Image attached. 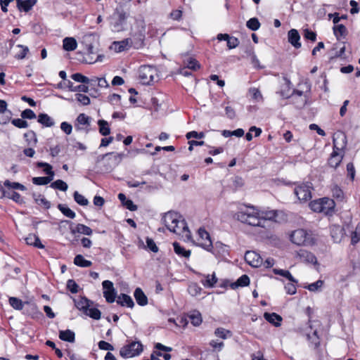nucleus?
Here are the masks:
<instances>
[{"instance_id":"09e8293b","label":"nucleus","mask_w":360,"mask_h":360,"mask_svg":"<svg viewBox=\"0 0 360 360\" xmlns=\"http://www.w3.org/2000/svg\"><path fill=\"white\" fill-rule=\"evenodd\" d=\"M73 198L75 201L79 205L86 206L89 204V200L83 195L79 193L78 191L74 192Z\"/></svg>"},{"instance_id":"39448f33","label":"nucleus","mask_w":360,"mask_h":360,"mask_svg":"<svg viewBox=\"0 0 360 360\" xmlns=\"http://www.w3.org/2000/svg\"><path fill=\"white\" fill-rule=\"evenodd\" d=\"M158 76L157 69L151 65H142L139 70V79L143 85L151 84Z\"/></svg>"},{"instance_id":"0eeeda50","label":"nucleus","mask_w":360,"mask_h":360,"mask_svg":"<svg viewBox=\"0 0 360 360\" xmlns=\"http://www.w3.org/2000/svg\"><path fill=\"white\" fill-rule=\"evenodd\" d=\"M142 352L143 345L140 342H131L120 349V355L127 359L138 356Z\"/></svg>"},{"instance_id":"cd10ccee","label":"nucleus","mask_w":360,"mask_h":360,"mask_svg":"<svg viewBox=\"0 0 360 360\" xmlns=\"http://www.w3.org/2000/svg\"><path fill=\"white\" fill-rule=\"evenodd\" d=\"M70 231L72 234L78 233L86 236H91L93 233V231L90 227L82 224H77L75 229H71Z\"/></svg>"},{"instance_id":"f257e3e1","label":"nucleus","mask_w":360,"mask_h":360,"mask_svg":"<svg viewBox=\"0 0 360 360\" xmlns=\"http://www.w3.org/2000/svg\"><path fill=\"white\" fill-rule=\"evenodd\" d=\"M277 217L276 210L261 211L253 205L246 206L235 214L237 220L254 227H266L267 221H274Z\"/></svg>"},{"instance_id":"393cba45","label":"nucleus","mask_w":360,"mask_h":360,"mask_svg":"<svg viewBox=\"0 0 360 360\" xmlns=\"http://www.w3.org/2000/svg\"><path fill=\"white\" fill-rule=\"evenodd\" d=\"M250 284V278L248 275L243 274L237 279L236 282L230 284L232 289H236L238 287H245Z\"/></svg>"},{"instance_id":"5701e85b","label":"nucleus","mask_w":360,"mask_h":360,"mask_svg":"<svg viewBox=\"0 0 360 360\" xmlns=\"http://www.w3.org/2000/svg\"><path fill=\"white\" fill-rule=\"evenodd\" d=\"M37 121L46 127H51L55 124L54 120L46 113H40L37 117Z\"/></svg>"},{"instance_id":"e433bc0d","label":"nucleus","mask_w":360,"mask_h":360,"mask_svg":"<svg viewBox=\"0 0 360 360\" xmlns=\"http://www.w3.org/2000/svg\"><path fill=\"white\" fill-rule=\"evenodd\" d=\"M273 271L276 275H280L281 276H283V277L286 278L287 279H288L292 283H297L298 282L297 280L295 279L292 276L290 272L289 271H288V270L274 269Z\"/></svg>"},{"instance_id":"864d4df0","label":"nucleus","mask_w":360,"mask_h":360,"mask_svg":"<svg viewBox=\"0 0 360 360\" xmlns=\"http://www.w3.org/2000/svg\"><path fill=\"white\" fill-rule=\"evenodd\" d=\"M117 295V292L115 290H104L103 297L105 298L108 303H112L115 302Z\"/></svg>"},{"instance_id":"dca6fc26","label":"nucleus","mask_w":360,"mask_h":360,"mask_svg":"<svg viewBox=\"0 0 360 360\" xmlns=\"http://www.w3.org/2000/svg\"><path fill=\"white\" fill-rule=\"evenodd\" d=\"M297 256L302 262L313 264H317V259L316 256L307 250H300L297 252Z\"/></svg>"},{"instance_id":"a18cd8bd","label":"nucleus","mask_w":360,"mask_h":360,"mask_svg":"<svg viewBox=\"0 0 360 360\" xmlns=\"http://www.w3.org/2000/svg\"><path fill=\"white\" fill-rule=\"evenodd\" d=\"M331 192L333 197L336 198L338 200H342L344 199V193L341 188L335 184L331 188Z\"/></svg>"},{"instance_id":"4be33fe9","label":"nucleus","mask_w":360,"mask_h":360,"mask_svg":"<svg viewBox=\"0 0 360 360\" xmlns=\"http://www.w3.org/2000/svg\"><path fill=\"white\" fill-rule=\"evenodd\" d=\"M108 154H110L108 155V159L106 160L109 162L110 165V168H114L116 166H117L122 158V154L121 153H108Z\"/></svg>"},{"instance_id":"7ed1b4c3","label":"nucleus","mask_w":360,"mask_h":360,"mask_svg":"<svg viewBox=\"0 0 360 360\" xmlns=\"http://www.w3.org/2000/svg\"><path fill=\"white\" fill-rule=\"evenodd\" d=\"M333 152L328 160V164L330 167L336 169L341 163L344 157L343 150L347 146V137L342 133H338L334 135L333 138Z\"/></svg>"},{"instance_id":"f8f14e48","label":"nucleus","mask_w":360,"mask_h":360,"mask_svg":"<svg viewBox=\"0 0 360 360\" xmlns=\"http://www.w3.org/2000/svg\"><path fill=\"white\" fill-rule=\"evenodd\" d=\"M245 260L252 267H259L262 264V258L255 251H247L245 254Z\"/></svg>"},{"instance_id":"423d86ee","label":"nucleus","mask_w":360,"mask_h":360,"mask_svg":"<svg viewBox=\"0 0 360 360\" xmlns=\"http://www.w3.org/2000/svg\"><path fill=\"white\" fill-rule=\"evenodd\" d=\"M290 240L297 245H309L313 243L311 236L302 229L295 230L290 235Z\"/></svg>"},{"instance_id":"6e6552de","label":"nucleus","mask_w":360,"mask_h":360,"mask_svg":"<svg viewBox=\"0 0 360 360\" xmlns=\"http://www.w3.org/2000/svg\"><path fill=\"white\" fill-rule=\"evenodd\" d=\"M198 245L208 252H212L213 245L209 233L204 229L200 228L198 230Z\"/></svg>"},{"instance_id":"49530a36","label":"nucleus","mask_w":360,"mask_h":360,"mask_svg":"<svg viewBox=\"0 0 360 360\" xmlns=\"http://www.w3.org/2000/svg\"><path fill=\"white\" fill-rule=\"evenodd\" d=\"M68 87L71 91H82L86 93L89 91V87L84 84H79L75 86H73V83L70 80H68Z\"/></svg>"},{"instance_id":"13d9d810","label":"nucleus","mask_w":360,"mask_h":360,"mask_svg":"<svg viewBox=\"0 0 360 360\" xmlns=\"http://www.w3.org/2000/svg\"><path fill=\"white\" fill-rule=\"evenodd\" d=\"M323 285V281L322 280H318L317 281L312 283L307 286H304V288L308 289L309 291L316 292L319 290Z\"/></svg>"},{"instance_id":"c756f323","label":"nucleus","mask_w":360,"mask_h":360,"mask_svg":"<svg viewBox=\"0 0 360 360\" xmlns=\"http://www.w3.org/2000/svg\"><path fill=\"white\" fill-rule=\"evenodd\" d=\"M37 0H22L18 2V8L20 11L28 12L37 4Z\"/></svg>"},{"instance_id":"338daca9","label":"nucleus","mask_w":360,"mask_h":360,"mask_svg":"<svg viewBox=\"0 0 360 360\" xmlns=\"http://www.w3.org/2000/svg\"><path fill=\"white\" fill-rule=\"evenodd\" d=\"M37 166L39 168L44 167V172L46 174L51 173L52 174L53 168L50 164L44 162H39L37 163Z\"/></svg>"},{"instance_id":"ddd939ff","label":"nucleus","mask_w":360,"mask_h":360,"mask_svg":"<svg viewBox=\"0 0 360 360\" xmlns=\"http://www.w3.org/2000/svg\"><path fill=\"white\" fill-rule=\"evenodd\" d=\"M117 19L116 21L112 22L111 27L113 32H120L124 30V26L127 18V13L123 11H117Z\"/></svg>"},{"instance_id":"f03ea898","label":"nucleus","mask_w":360,"mask_h":360,"mask_svg":"<svg viewBox=\"0 0 360 360\" xmlns=\"http://www.w3.org/2000/svg\"><path fill=\"white\" fill-rule=\"evenodd\" d=\"M162 221L167 228L173 233L178 235L186 233V236L190 235V231L185 219L176 212H168L166 213Z\"/></svg>"},{"instance_id":"5fc2aeb1","label":"nucleus","mask_w":360,"mask_h":360,"mask_svg":"<svg viewBox=\"0 0 360 360\" xmlns=\"http://www.w3.org/2000/svg\"><path fill=\"white\" fill-rule=\"evenodd\" d=\"M186 68L192 70H197L200 68V64L198 62L193 58H189L187 61H185Z\"/></svg>"},{"instance_id":"a19ab883","label":"nucleus","mask_w":360,"mask_h":360,"mask_svg":"<svg viewBox=\"0 0 360 360\" xmlns=\"http://www.w3.org/2000/svg\"><path fill=\"white\" fill-rule=\"evenodd\" d=\"M113 46L116 52H122L129 46V39H126L120 41H114Z\"/></svg>"},{"instance_id":"473e14b6","label":"nucleus","mask_w":360,"mask_h":360,"mask_svg":"<svg viewBox=\"0 0 360 360\" xmlns=\"http://www.w3.org/2000/svg\"><path fill=\"white\" fill-rule=\"evenodd\" d=\"M188 318L191 322V323L194 326H199L202 321L201 314L197 311H193L189 315Z\"/></svg>"},{"instance_id":"de8ad7c7","label":"nucleus","mask_w":360,"mask_h":360,"mask_svg":"<svg viewBox=\"0 0 360 360\" xmlns=\"http://www.w3.org/2000/svg\"><path fill=\"white\" fill-rule=\"evenodd\" d=\"M246 26L252 31H257L259 29L261 24L257 18H252L247 21Z\"/></svg>"},{"instance_id":"3c124183","label":"nucleus","mask_w":360,"mask_h":360,"mask_svg":"<svg viewBox=\"0 0 360 360\" xmlns=\"http://www.w3.org/2000/svg\"><path fill=\"white\" fill-rule=\"evenodd\" d=\"M202 288L196 283H192L188 285V292L193 296H197L201 293Z\"/></svg>"},{"instance_id":"a878e982","label":"nucleus","mask_w":360,"mask_h":360,"mask_svg":"<svg viewBox=\"0 0 360 360\" xmlns=\"http://www.w3.org/2000/svg\"><path fill=\"white\" fill-rule=\"evenodd\" d=\"M77 43L73 37H65L63 40V47L67 51H72L77 49Z\"/></svg>"},{"instance_id":"603ef678","label":"nucleus","mask_w":360,"mask_h":360,"mask_svg":"<svg viewBox=\"0 0 360 360\" xmlns=\"http://www.w3.org/2000/svg\"><path fill=\"white\" fill-rule=\"evenodd\" d=\"M214 335L224 340L231 337L232 333L230 330H226L224 328H217L214 331Z\"/></svg>"},{"instance_id":"b1692460","label":"nucleus","mask_w":360,"mask_h":360,"mask_svg":"<svg viewBox=\"0 0 360 360\" xmlns=\"http://www.w3.org/2000/svg\"><path fill=\"white\" fill-rule=\"evenodd\" d=\"M59 338L61 340L68 342H74L75 340V333L69 329L65 330L59 331Z\"/></svg>"},{"instance_id":"9d476101","label":"nucleus","mask_w":360,"mask_h":360,"mask_svg":"<svg viewBox=\"0 0 360 360\" xmlns=\"http://www.w3.org/2000/svg\"><path fill=\"white\" fill-rule=\"evenodd\" d=\"M91 126V117L84 113L79 114L75 121V127L77 131L89 132Z\"/></svg>"},{"instance_id":"69168bd1","label":"nucleus","mask_w":360,"mask_h":360,"mask_svg":"<svg viewBox=\"0 0 360 360\" xmlns=\"http://www.w3.org/2000/svg\"><path fill=\"white\" fill-rule=\"evenodd\" d=\"M21 117L22 119H34L36 118V114L31 109H25L21 112Z\"/></svg>"},{"instance_id":"c85d7f7f","label":"nucleus","mask_w":360,"mask_h":360,"mask_svg":"<svg viewBox=\"0 0 360 360\" xmlns=\"http://www.w3.org/2000/svg\"><path fill=\"white\" fill-rule=\"evenodd\" d=\"M307 337L309 341L310 347L314 349H318L319 347L321 341L316 330H314L311 334L308 333Z\"/></svg>"},{"instance_id":"1a4fd4ad","label":"nucleus","mask_w":360,"mask_h":360,"mask_svg":"<svg viewBox=\"0 0 360 360\" xmlns=\"http://www.w3.org/2000/svg\"><path fill=\"white\" fill-rule=\"evenodd\" d=\"M294 193L300 201L306 202L311 198V187L306 184L296 186L294 189Z\"/></svg>"},{"instance_id":"ea45409f","label":"nucleus","mask_w":360,"mask_h":360,"mask_svg":"<svg viewBox=\"0 0 360 360\" xmlns=\"http://www.w3.org/2000/svg\"><path fill=\"white\" fill-rule=\"evenodd\" d=\"M284 80L285 82V86L283 89H281L278 94H280V96L283 98H288L290 97L291 93H290V81L287 79L284 78Z\"/></svg>"},{"instance_id":"c9c22d12","label":"nucleus","mask_w":360,"mask_h":360,"mask_svg":"<svg viewBox=\"0 0 360 360\" xmlns=\"http://www.w3.org/2000/svg\"><path fill=\"white\" fill-rule=\"evenodd\" d=\"M8 302L10 305L16 310L23 309L25 304V301L22 302L20 299L15 297H10Z\"/></svg>"},{"instance_id":"4c0bfd02","label":"nucleus","mask_w":360,"mask_h":360,"mask_svg":"<svg viewBox=\"0 0 360 360\" xmlns=\"http://www.w3.org/2000/svg\"><path fill=\"white\" fill-rule=\"evenodd\" d=\"M98 125L99 127V132L103 136H108L110 133V129L107 121L104 120H99L98 121Z\"/></svg>"},{"instance_id":"37998d69","label":"nucleus","mask_w":360,"mask_h":360,"mask_svg":"<svg viewBox=\"0 0 360 360\" xmlns=\"http://www.w3.org/2000/svg\"><path fill=\"white\" fill-rule=\"evenodd\" d=\"M58 209L67 217L74 219L76 216L74 211L67 207L65 205L58 204Z\"/></svg>"},{"instance_id":"412c9836","label":"nucleus","mask_w":360,"mask_h":360,"mask_svg":"<svg viewBox=\"0 0 360 360\" xmlns=\"http://www.w3.org/2000/svg\"><path fill=\"white\" fill-rule=\"evenodd\" d=\"M264 317L268 322H269L274 326L278 327L281 326L282 317L280 315L276 313L265 312L264 314Z\"/></svg>"},{"instance_id":"a211bd4d","label":"nucleus","mask_w":360,"mask_h":360,"mask_svg":"<svg viewBox=\"0 0 360 360\" xmlns=\"http://www.w3.org/2000/svg\"><path fill=\"white\" fill-rule=\"evenodd\" d=\"M75 305L77 309L86 312L88 307H91L93 302L85 297H82L79 300H74Z\"/></svg>"},{"instance_id":"680f3d73","label":"nucleus","mask_w":360,"mask_h":360,"mask_svg":"<svg viewBox=\"0 0 360 360\" xmlns=\"http://www.w3.org/2000/svg\"><path fill=\"white\" fill-rule=\"evenodd\" d=\"M227 46L229 49H235L239 45V40L235 37H230L226 41Z\"/></svg>"},{"instance_id":"72a5a7b5","label":"nucleus","mask_w":360,"mask_h":360,"mask_svg":"<svg viewBox=\"0 0 360 360\" xmlns=\"http://www.w3.org/2000/svg\"><path fill=\"white\" fill-rule=\"evenodd\" d=\"M74 264L79 267H89L92 265V262L85 259L82 255H77L75 257Z\"/></svg>"},{"instance_id":"052dcab7","label":"nucleus","mask_w":360,"mask_h":360,"mask_svg":"<svg viewBox=\"0 0 360 360\" xmlns=\"http://www.w3.org/2000/svg\"><path fill=\"white\" fill-rule=\"evenodd\" d=\"M217 249H219V252H221L222 255L228 254V246L226 245H224L223 243L220 242H217L215 244V247H213L212 252H214V255L217 253L215 252Z\"/></svg>"},{"instance_id":"aec40b11","label":"nucleus","mask_w":360,"mask_h":360,"mask_svg":"<svg viewBox=\"0 0 360 360\" xmlns=\"http://www.w3.org/2000/svg\"><path fill=\"white\" fill-rule=\"evenodd\" d=\"M134 298L140 306H146L148 304V297L140 288H136L134 292Z\"/></svg>"},{"instance_id":"4468645a","label":"nucleus","mask_w":360,"mask_h":360,"mask_svg":"<svg viewBox=\"0 0 360 360\" xmlns=\"http://www.w3.org/2000/svg\"><path fill=\"white\" fill-rule=\"evenodd\" d=\"M331 238L335 243H340L345 236L344 228L338 224H333L330 226Z\"/></svg>"},{"instance_id":"f704fd0d","label":"nucleus","mask_w":360,"mask_h":360,"mask_svg":"<svg viewBox=\"0 0 360 360\" xmlns=\"http://www.w3.org/2000/svg\"><path fill=\"white\" fill-rule=\"evenodd\" d=\"M3 193L4 196L8 197L10 199H12L17 203L22 204L23 202V199L21 197L20 194L13 191H3Z\"/></svg>"},{"instance_id":"4d7b16f0","label":"nucleus","mask_w":360,"mask_h":360,"mask_svg":"<svg viewBox=\"0 0 360 360\" xmlns=\"http://www.w3.org/2000/svg\"><path fill=\"white\" fill-rule=\"evenodd\" d=\"M71 77L75 82L83 84H89L90 82V79L87 77L82 75L81 73H75L71 75Z\"/></svg>"},{"instance_id":"774afa93","label":"nucleus","mask_w":360,"mask_h":360,"mask_svg":"<svg viewBox=\"0 0 360 360\" xmlns=\"http://www.w3.org/2000/svg\"><path fill=\"white\" fill-rule=\"evenodd\" d=\"M146 244H147V248L150 250H151L153 252L156 253L158 252L159 249L152 238L147 237L146 238Z\"/></svg>"},{"instance_id":"2eb2a0df","label":"nucleus","mask_w":360,"mask_h":360,"mask_svg":"<svg viewBox=\"0 0 360 360\" xmlns=\"http://www.w3.org/2000/svg\"><path fill=\"white\" fill-rule=\"evenodd\" d=\"M86 56L84 57V61L86 63L93 64L98 61L101 62L102 61L104 57L103 55L98 54L97 55L96 58H94L92 55H94L96 53V51H94V48L93 45L91 44L86 45Z\"/></svg>"},{"instance_id":"20e7f679","label":"nucleus","mask_w":360,"mask_h":360,"mask_svg":"<svg viewBox=\"0 0 360 360\" xmlns=\"http://www.w3.org/2000/svg\"><path fill=\"white\" fill-rule=\"evenodd\" d=\"M335 205L334 200L328 198L313 200L309 204L311 210L315 212L323 213L326 215L333 214Z\"/></svg>"},{"instance_id":"c03bdc74","label":"nucleus","mask_w":360,"mask_h":360,"mask_svg":"<svg viewBox=\"0 0 360 360\" xmlns=\"http://www.w3.org/2000/svg\"><path fill=\"white\" fill-rule=\"evenodd\" d=\"M4 185L8 189V191H11V189H18L20 191L26 190V187L24 185L18 182H11L9 180H6L4 182Z\"/></svg>"},{"instance_id":"bb28decb","label":"nucleus","mask_w":360,"mask_h":360,"mask_svg":"<svg viewBox=\"0 0 360 360\" xmlns=\"http://www.w3.org/2000/svg\"><path fill=\"white\" fill-rule=\"evenodd\" d=\"M173 247H174V252L179 257L189 258V257L191 256V250H186L179 243L174 242L173 243Z\"/></svg>"},{"instance_id":"e2e57ef3","label":"nucleus","mask_w":360,"mask_h":360,"mask_svg":"<svg viewBox=\"0 0 360 360\" xmlns=\"http://www.w3.org/2000/svg\"><path fill=\"white\" fill-rule=\"evenodd\" d=\"M32 183L35 185H46L50 183V179H48L45 176H39L32 178Z\"/></svg>"},{"instance_id":"7c9ffc66","label":"nucleus","mask_w":360,"mask_h":360,"mask_svg":"<svg viewBox=\"0 0 360 360\" xmlns=\"http://www.w3.org/2000/svg\"><path fill=\"white\" fill-rule=\"evenodd\" d=\"M292 103L298 109H301L305 106L308 101V97H300L296 96H290Z\"/></svg>"},{"instance_id":"8fccbe9b","label":"nucleus","mask_w":360,"mask_h":360,"mask_svg":"<svg viewBox=\"0 0 360 360\" xmlns=\"http://www.w3.org/2000/svg\"><path fill=\"white\" fill-rule=\"evenodd\" d=\"M52 188L58 189L62 191H66L68 186V184L63 180L58 179L52 182L50 185Z\"/></svg>"},{"instance_id":"2f4dec72","label":"nucleus","mask_w":360,"mask_h":360,"mask_svg":"<svg viewBox=\"0 0 360 360\" xmlns=\"http://www.w3.org/2000/svg\"><path fill=\"white\" fill-rule=\"evenodd\" d=\"M333 33L338 39L340 37H345L347 34V30L346 27L342 24H338L333 27Z\"/></svg>"},{"instance_id":"79ce46f5","label":"nucleus","mask_w":360,"mask_h":360,"mask_svg":"<svg viewBox=\"0 0 360 360\" xmlns=\"http://www.w3.org/2000/svg\"><path fill=\"white\" fill-rule=\"evenodd\" d=\"M217 280L218 279H217L215 274L213 273L212 275H210V274L207 275L206 279L205 281H202V283L203 284V285L205 287L212 288L217 283Z\"/></svg>"},{"instance_id":"0e129e2a","label":"nucleus","mask_w":360,"mask_h":360,"mask_svg":"<svg viewBox=\"0 0 360 360\" xmlns=\"http://www.w3.org/2000/svg\"><path fill=\"white\" fill-rule=\"evenodd\" d=\"M67 288L72 293H77L78 292L79 285L76 283V282L74 280L70 279L67 282Z\"/></svg>"},{"instance_id":"bf43d9fd","label":"nucleus","mask_w":360,"mask_h":360,"mask_svg":"<svg viewBox=\"0 0 360 360\" xmlns=\"http://www.w3.org/2000/svg\"><path fill=\"white\" fill-rule=\"evenodd\" d=\"M12 124H13L15 127L20 128V129H24L27 128L28 127V123L27 121L24 120V119H13L11 120Z\"/></svg>"},{"instance_id":"9b49d317","label":"nucleus","mask_w":360,"mask_h":360,"mask_svg":"<svg viewBox=\"0 0 360 360\" xmlns=\"http://www.w3.org/2000/svg\"><path fill=\"white\" fill-rule=\"evenodd\" d=\"M23 309V314L31 316L32 319H36L43 316L42 313L39 310L36 303L31 300L25 301Z\"/></svg>"},{"instance_id":"58836bf2","label":"nucleus","mask_w":360,"mask_h":360,"mask_svg":"<svg viewBox=\"0 0 360 360\" xmlns=\"http://www.w3.org/2000/svg\"><path fill=\"white\" fill-rule=\"evenodd\" d=\"M84 314L94 320H99L101 317V311L95 307H88V309Z\"/></svg>"},{"instance_id":"6e6d98bb","label":"nucleus","mask_w":360,"mask_h":360,"mask_svg":"<svg viewBox=\"0 0 360 360\" xmlns=\"http://www.w3.org/2000/svg\"><path fill=\"white\" fill-rule=\"evenodd\" d=\"M24 137L29 144H32V142L34 145H36L37 143V135L35 132L32 130L28 131L27 133L24 134Z\"/></svg>"},{"instance_id":"f3484780","label":"nucleus","mask_w":360,"mask_h":360,"mask_svg":"<svg viewBox=\"0 0 360 360\" xmlns=\"http://www.w3.org/2000/svg\"><path fill=\"white\" fill-rule=\"evenodd\" d=\"M288 41L295 49L301 47V43L300 42V36L298 31L295 29H291L288 33Z\"/></svg>"},{"instance_id":"6ab92c4d","label":"nucleus","mask_w":360,"mask_h":360,"mask_svg":"<svg viewBox=\"0 0 360 360\" xmlns=\"http://www.w3.org/2000/svg\"><path fill=\"white\" fill-rule=\"evenodd\" d=\"M117 303L122 307H126L132 309L134 307V302L132 298L124 293H121L118 295L117 299Z\"/></svg>"}]
</instances>
